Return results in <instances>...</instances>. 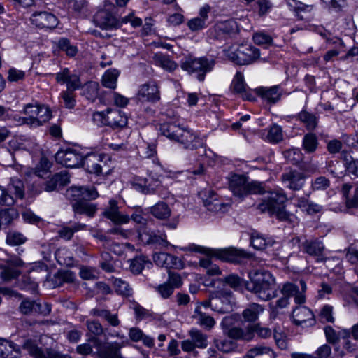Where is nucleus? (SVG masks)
I'll list each match as a JSON object with an SVG mask.
<instances>
[{"mask_svg": "<svg viewBox=\"0 0 358 358\" xmlns=\"http://www.w3.org/2000/svg\"><path fill=\"white\" fill-rule=\"evenodd\" d=\"M8 189L15 194V199H22L24 196V186L23 182L17 178H11L10 183L8 185Z\"/></svg>", "mask_w": 358, "mask_h": 358, "instance_id": "obj_47", "label": "nucleus"}, {"mask_svg": "<svg viewBox=\"0 0 358 358\" xmlns=\"http://www.w3.org/2000/svg\"><path fill=\"white\" fill-rule=\"evenodd\" d=\"M150 213L157 219L165 220L170 217L171 211L166 203L158 202L151 207Z\"/></svg>", "mask_w": 358, "mask_h": 358, "instance_id": "obj_38", "label": "nucleus"}, {"mask_svg": "<svg viewBox=\"0 0 358 358\" xmlns=\"http://www.w3.org/2000/svg\"><path fill=\"white\" fill-rule=\"evenodd\" d=\"M287 201V197L285 192L282 189H276L264 196L257 205V209L262 213H267L273 215L276 209L282 207Z\"/></svg>", "mask_w": 358, "mask_h": 358, "instance_id": "obj_8", "label": "nucleus"}, {"mask_svg": "<svg viewBox=\"0 0 358 358\" xmlns=\"http://www.w3.org/2000/svg\"><path fill=\"white\" fill-rule=\"evenodd\" d=\"M260 56L259 50L252 45H241L235 52L229 50L228 57L238 65H247L255 62Z\"/></svg>", "mask_w": 358, "mask_h": 358, "instance_id": "obj_9", "label": "nucleus"}, {"mask_svg": "<svg viewBox=\"0 0 358 358\" xmlns=\"http://www.w3.org/2000/svg\"><path fill=\"white\" fill-rule=\"evenodd\" d=\"M283 138L282 128L277 125L273 124L270 127L266 134V139L272 143H277Z\"/></svg>", "mask_w": 358, "mask_h": 358, "instance_id": "obj_52", "label": "nucleus"}, {"mask_svg": "<svg viewBox=\"0 0 358 358\" xmlns=\"http://www.w3.org/2000/svg\"><path fill=\"white\" fill-rule=\"evenodd\" d=\"M250 280L245 281V289L263 301H268L278 296L275 279L272 273L264 269H258L249 274Z\"/></svg>", "mask_w": 358, "mask_h": 358, "instance_id": "obj_1", "label": "nucleus"}, {"mask_svg": "<svg viewBox=\"0 0 358 358\" xmlns=\"http://www.w3.org/2000/svg\"><path fill=\"white\" fill-rule=\"evenodd\" d=\"M192 318L196 321L200 326L207 329H210L215 324V321L211 316L203 313L200 310V306H197L194 310Z\"/></svg>", "mask_w": 358, "mask_h": 358, "instance_id": "obj_34", "label": "nucleus"}, {"mask_svg": "<svg viewBox=\"0 0 358 358\" xmlns=\"http://www.w3.org/2000/svg\"><path fill=\"white\" fill-rule=\"evenodd\" d=\"M106 122L111 128H122L127 124V117L120 110L108 108L106 110Z\"/></svg>", "mask_w": 358, "mask_h": 358, "instance_id": "obj_27", "label": "nucleus"}, {"mask_svg": "<svg viewBox=\"0 0 358 358\" xmlns=\"http://www.w3.org/2000/svg\"><path fill=\"white\" fill-rule=\"evenodd\" d=\"M139 238L143 242L148 245L155 244L162 247H167L169 244L166 240V236L165 234L159 236L153 232H143L139 234Z\"/></svg>", "mask_w": 358, "mask_h": 358, "instance_id": "obj_33", "label": "nucleus"}, {"mask_svg": "<svg viewBox=\"0 0 358 358\" xmlns=\"http://www.w3.org/2000/svg\"><path fill=\"white\" fill-rule=\"evenodd\" d=\"M215 64V60L210 57H188L181 63V68L189 74H195L198 80L202 82L206 73L213 69Z\"/></svg>", "mask_w": 358, "mask_h": 358, "instance_id": "obj_3", "label": "nucleus"}, {"mask_svg": "<svg viewBox=\"0 0 358 358\" xmlns=\"http://www.w3.org/2000/svg\"><path fill=\"white\" fill-rule=\"evenodd\" d=\"M161 134L168 138L183 145L184 148H192L187 138H193V131L179 127L174 123L166 122L160 125Z\"/></svg>", "mask_w": 358, "mask_h": 358, "instance_id": "obj_6", "label": "nucleus"}, {"mask_svg": "<svg viewBox=\"0 0 358 358\" xmlns=\"http://www.w3.org/2000/svg\"><path fill=\"white\" fill-rule=\"evenodd\" d=\"M123 345V343H108L99 350V355L101 358H122L120 350Z\"/></svg>", "mask_w": 358, "mask_h": 358, "instance_id": "obj_30", "label": "nucleus"}, {"mask_svg": "<svg viewBox=\"0 0 358 358\" xmlns=\"http://www.w3.org/2000/svg\"><path fill=\"white\" fill-rule=\"evenodd\" d=\"M306 176L303 173L291 170L282 175V181L286 187L292 190L301 189L305 183Z\"/></svg>", "mask_w": 358, "mask_h": 358, "instance_id": "obj_22", "label": "nucleus"}, {"mask_svg": "<svg viewBox=\"0 0 358 358\" xmlns=\"http://www.w3.org/2000/svg\"><path fill=\"white\" fill-rule=\"evenodd\" d=\"M215 255L225 262L239 264L242 259L250 258L251 255L243 250L235 248H229L217 250L215 252Z\"/></svg>", "mask_w": 358, "mask_h": 358, "instance_id": "obj_18", "label": "nucleus"}, {"mask_svg": "<svg viewBox=\"0 0 358 358\" xmlns=\"http://www.w3.org/2000/svg\"><path fill=\"white\" fill-rule=\"evenodd\" d=\"M287 6L293 10L296 14V16L300 20H303L304 17L303 13H310L313 10V6L306 5L296 0H288L287 1Z\"/></svg>", "mask_w": 358, "mask_h": 358, "instance_id": "obj_42", "label": "nucleus"}, {"mask_svg": "<svg viewBox=\"0 0 358 358\" xmlns=\"http://www.w3.org/2000/svg\"><path fill=\"white\" fill-rule=\"evenodd\" d=\"M250 244L254 248L261 250L271 245V241H267L263 236L257 233H252L250 238Z\"/></svg>", "mask_w": 358, "mask_h": 358, "instance_id": "obj_55", "label": "nucleus"}, {"mask_svg": "<svg viewBox=\"0 0 358 358\" xmlns=\"http://www.w3.org/2000/svg\"><path fill=\"white\" fill-rule=\"evenodd\" d=\"M38 113V115L36 119H32V124H34V127L41 126L43 124L48 122L52 116L50 108L43 105H41Z\"/></svg>", "mask_w": 358, "mask_h": 358, "instance_id": "obj_50", "label": "nucleus"}, {"mask_svg": "<svg viewBox=\"0 0 358 358\" xmlns=\"http://www.w3.org/2000/svg\"><path fill=\"white\" fill-rule=\"evenodd\" d=\"M274 350L268 345H257L248 350L245 358H275Z\"/></svg>", "mask_w": 358, "mask_h": 358, "instance_id": "obj_29", "label": "nucleus"}, {"mask_svg": "<svg viewBox=\"0 0 358 358\" xmlns=\"http://www.w3.org/2000/svg\"><path fill=\"white\" fill-rule=\"evenodd\" d=\"M237 29L238 27L236 23L231 20L220 22L215 27V30L228 34L236 33Z\"/></svg>", "mask_w": 358, "mask_h": 358, "instance_id": "obj_62", "label": "nucleus"}, {"mask_svg": "<svg viewBox=\"0 0 358 358\" xmlns=\"http://www.w3.org/2000/svg\"><path fill=\"white\" fill-rule=\"evenodd\" d=\"M93 22L103 30L110 31L121 27V19L116 16V8L110 2H105L103 8L94 14Z\"/></svg>", "mask_w": 358, "mask_h": 358, "instance_id": "obj_4", "label": "nucleus"}, {"mask_svg": "<svg viewBox=\"0 0 358 358\" xmlns=\"http://www.w3.org/2000/svg\"><path fill=\"white\" fill-rule=\"evenodd\" d=\"M14 349L13 343L0 338V358H15L13 353Z\"/></svg>", "mask_w": 358, "mask_h": 358, "instance_id": "obj_51", "label": "nucleus"}, {"mask_svg": "<svg viewBox=\"0 0 358 358\" xmlns=\"http://www.w3.org/2000/svg\"><path fill=\"white\" fill-rule=\"evenodd\" d=\"M161 134L168 138L183 145L184 148H192L187 138H193V131L179 127L174 123L166 122L160 125Z\"/></svg>", "mask_w": 358, "mask_h": 358, "instance_id": "obj_7", "label": "nucleus"}, {"mask_svg": "<svg viewBox=\"0 0 358 358\" xmlns=\"http://www.w3.org/2000/svg\"><path fill=\"white\" fill-rule=\"evenodd\" d=\"M223 281L234 289H240L243 285L245 281L239 276L235 274H231L224 278Z\"/></svg>", "mask_w": 358, "mask_h": 358, "instance_id": "obj_64", "label": "nucleus"}, {"mask_svg": "<svg viewBox=\"0 0 358 358\" xmlns=\"http://www.w3.org/2000/svg\"><path fill=\"white\" fill-rule=\"evenodd\" d=\"M69 254V251L65 248H59L55 252V258L57 262L61 265L69 266L72 264L73 259Z\"/></svg>", "mask_w": 358, "mask_h": 358, "instance_id": "obj_61", "label": "nucleus"}, {"mask_svg": "<svg viewBox=\"0 0 358 358\" xmlns=\"http://www.w3.org/2000/svg\"><path fill=\"white\" fill-rule=\"evenodd\" d=\"M22 348L34 358H71L70 355H62L52 348H46L43 351L32 340H26L22 345Z\"/></svg>", "mask_w": 358, "mask_h": 358, "instance_id": "obj_12", "label": "nucleus"}, {"mask_svg": "<svg viewBox=\"0 0 358 358\" xmlns=\"http://www.w3.org/2000/svg\"><path fill=\"white\" fill-rule=\"evenodd\" d=\"M229 187L234 196L241 198L250 194H262L264 192L262 183L257 181L249 182L246 176L238 174L231 176Z\"/></svg>", "mask_w": 358, "mask_h": 358, "instance_id": "obj_5", "label": "nucleus"}, {"mask_svg": "<svg viewBox=\"0 0 358 358\" xmlns=\"http://www.w3.org/2000/svg\"><path fill=\"white\" fill-rule=\"evenodd\" d=\"M137 97L139 100L155 103L161 99L159 87L155 80L148 82L140 85Z\"/></svg>", "mask_w": 358, "mask_h": 358, "instance_id": "obj_15", "label": "nucleus"}, {"mask_svg": "<svg viewBox=\"0 0 358 358\" xmlns=\"http://www.w3.org/2000/svg\"><path fill=\"white\" fill-rule=\"evenodd\" d=\"M119 75L120 71L117 69H111L106 71L102 77V85L106 87L115 89Z\"/></svg>", "mask_w": 358, "mask_h": 358, "instance_id": "obj_41", "label": "nucleus"}, {"mask_svg": "<svg viewBox=\"0 0 358 358\" xmlns=\"http://www.w3.org/2000/svg\"><path fill=\"white\" fill-rule=\"evenodd\" d=\"M292 318L296 326L311 327L315 324V315L312 310L301 304H299L293 309Z\"/></svg>", "mask_w": 358, "mask_h": 358, "instance_id": "obj_16", "label": "nucleus"}, {"mask_svg": "<svg viewBox=\"0 0 358 358\" xmlns=\"http://www.w3.org/2000/svg\"><path fill=\"white\" fill-rule=\"evenodd\" d=\"M189 334L198 348H206L208 345V336L202 333L200 330L192 329L189 331Z\"/></svg>", "mask_w": 358, "mask_h": 358, "instance_id": "obj_43", "label": "nucleus"}, {"mask_svg": "<svg viewBox=\"0 0 358 358\" xmlns=\"http://www.w3.org/2000/svg\"><path fill=\"white\" fill-rule=\"evenodd\" d=\"M298 118L309 131H313L317 126V117L306 110L300 112L298 114Z\"/></svg>", "mask_w": 358, "mask_h": 358, "instance_id": "obj_40", "label": "nucleus"}, {"mask_svg": "<svg viewBox=\"0 0 358 358\" xmlns=\"http://www.w3.org/2000/svg\"><path fill=\"white\" fill-rule=\"evenodd\" d=\"M319 145L317 137L315 134L308 133L304 135L302 141V148L308 154L315 152Z\"/></svg>", "mask_w": 358, "mask_h": 358, "instance_id": "obj_36", "label": "nucleus"}, {"mask_svg": "<svg viewBox=\"0 0 358 358\" xmlns=\"http://www.w3.org/2000/svg\"><path fill=\"white\" fill-rule=\"evenodd\" d=\"M301 290L299 291V287L293 283L286 282L281 288V293L287 298L294 296V301L297 304L305 303L306 299L303 292L306 289V285L303 280H300Z\"/></svg>", "mask_w": 358, "mask_h": 358, "instance_id": "obj_21", "label": "nucleus"}, {"mask_svg": "<svg viewBox=\"0 0 358 358\" xmlns=\"http://www.w3.org/2000/svg\"><path fill=\"white\" fill-rule=\"evenodd\" d=\"M152 58L157 66H159L167 71L172 72L178 68L177 63L172 60L168 55H165L161 52L155 54Z\"/></svg>", "mask_w": 358, "mask_h": 358, "instance_id": "obj_35", "label": "nucleus"}, {"mask_svg": "<svg viewBox=\"0 0 358 358\" xmlns=\"http://www.w3.org/2000/svg\"><path fill=\"white\" fill-rule=\"evenodd\" d=\"M89 200L79 201L72 204L75 213L85 214L89 217H93L97 210L96 205L91 203Z\"/></svg>", "mask_w": 358, "mask_h": 358, "instance_id": "obj_32", "label": "nucleus"}, {"mask_svg": "<svg viewBox=\"0 0 358 358\" xmlns=\"http://www.w3.org/2000/svg\"><path fill=\"white\" fill-rule=\"evenodd\" d=\"M55 78L58 83H66L67 90H76L81 87L79 76L71 73L68 68H64L60 72L55 73Z\"/></svg>", "mask_w": 358, "mask_h": 358, "instance_id": "obj_20", "label": "nucleus"}, {"mask_svg": "<svg viewBox=\"0 0 358 358\" xmlns=\"http://www.w3.org/2000/svg\"><path fill=\"white\" fill-rule=\"evenodd\" d=\"M51 165V162L46 157H42L34 169V174L41 178L43 177L48 173Z\"/></svg>", "mask_w": 358, "mask_h": 358, "instance_id": "obj_59", "label": "nucleus"}, {"mask_svg": "<svg viewBox=\"0 0 358 358\" xmlns=\"http://www.w3.org/2000/svg\"><path fill=\"white\" fill-rule=\"evenodd\" d=\"M57 47L60 50L65 52L69 57H74L78 52L77 47L71 44L70 41L66 38L59 40Z\"/></svg>", "mask_w": 358, "mask_h": 358, "instance_id": "obj_53", "label": "nucleus"}, {"mask_svg": "<svg viewBox=\"0 0 358 358\" xmlns=\"http://www.w3.org/2000/svg\"><path fill=\"white\" fill-rule=\"evenodd\" d=\"M92 313L95 316L105 319L111 326L117 327L120 324L117 314H112L109 310L104 309H94Z\"/></svg>", "mask_w": 358, "mask_h": 358, "instance_id": "obj_48", "label": "nucleus"}, {"mask_svg": "<svg viewBox=\"0 0 358 358\" xmlns=\"http://www.w3.org/2000/svg\"><path fill=\"white\" fill-rule=\"evenodd\" d=\"M103 215L116 224H126L129 222L128 215L121 214L119 210L117 202L115 199H110L104 211Z\"/></svg>", "mask_w": 358, "mask_h": 358, "instance_id": "obj_23", "label": "nucleus"}, {"mask_svg": "<svg viewBox=\"0 0 358 358\" xmlns=\"http://www.w3.org/2000/svg\"><path fill=\"white\" fill-rule=\"evenodd\" d=\"M162 267L166 268H173L176 269H182L184 268L183 262L177 257L166 254V259Z\"/></svg>", "mask_w": 358, "mask_h": 358, "instance_id": "obj_63", "label": "nucleus"}, {"mask_svg": "<svg viewBox=\"0 0 358 358\" xmlns=\"http://www.w3.org/2000/svg\"><path fill=\"white\" fill-rule=\"evenodd\" d=\"M27 238L17 231H10L6 236V243L11 245H18L26 242Z\"/></svg>", "mask_w": 358, "mask_h": 358, "instance_id": "obj_60", "label": "nucleus"}, {"mask_svg": "<svg viewBox=\"0 0 358 358\" xmlns=\"http://www.w3.org/2000/svg\"><path fill=\"white\" fill-rule=\"evenodd\" d=\"M233 294L224 289L213 292V310L221 314L232 310Z\"/></svg>", "mask_w": 358, "mask_h": 358, "instance_id": "obj_10", "label": "nucleus"}, {"mask_svg": "<svg viewBox=\"0 0 358 358\" xmlns=\"http://www.w3.org/2000/svg\"><path fill=\"white\" fill-rule=\"evenodd\" d=\"M285 158L293 164H296L303 159V154L299 148H293L283 152Z\"/></svg>", "mask_w": 358, "mask_h": 358, "instance_id": "obj_54", "label": "nucleus"}, {"mask_svg": "<svg viewBox=\"0 0 358 358\" xmlns=\"http://www.w3.org/2000/svg\"><path fill=\"white\" fill-rule=\"evenodd\" d=\"M317 33L320 35L327 43L339 45L341 47L343 46V41L338 37L333 36L331 32L325 29L324 27H318L316 29Z\"/></svg>", "mask_w": 358, "mask_h": 358, "instance_id": "obj_56", "label": "nucleus"}, {"mask_svg": "<svg viewBox=\"0 0 358 358\" xmlns=\"http://www.w3.org/2000/svg\"><path fill=\"white\" fill-rule=\"evenodd\" d=\"M128 262H129L131 272L136 275L140 274L142 272L146 264H151L148 258L143 255L136 256L133 259H130L128 260Z\"/></svg>", "mask_w": 358, "mask_h": 358, "instance_id": "obj_37", "label": "nucleus"}, {"mask_svg": "<svg viewBox=\"0 0 358 358\" xmlns=\"http://www.w3.org/2000/svg\"><path fill=\"white\" fill-rule=\"evenodd\" d=\"M352 185L349 183H345L342 186V194L345 199L346 206L348 208L358 207V186L355 187L353 194L350 195V191Z\"/></svg>", "mask_w": 358, "mask_h": 358, "instance_id": "obj_31", "label": "nucleus"}, {"mask_svg": "<svg viewBox=\"0 0 358 358\" xmlns=\"http://www.w3.org/2000/svg\"><path fill=\"white\" fill-rule=\"evenodd\" d=\"M85 226L86 225L84 224H76L73 227H64L59 231V236L69 240L72 238L75 232L83 229Z\"/></svg>", "mask_w": 358, "mask_h": 358, "instance_id": "obj_58", "label": "nucleus"}, {"mask_svg": "<svg viewBox=\"0 0 358 358\" xmlns=\"http://www.w3.org/2000/svg\"><path fill=\"white\" fill-rule=\"evenodd\" d=\"M214 343L217 349L224 353L231 352L234 351L236 348V345L234 341L227 339H216L215 340Z\"/></svg>", "mask_w": 358, "mask_h": 358, "instance_id": "obj_57", "label": "nucleus"}, {"mask_svg": "<svg viewBox=\"0 0 358 358\" xmlns=\"http://www.w3.org/2000/svg\"><path fill=\"white\" fill-rule=\"evenodd\" d=\"M133 185L137 191L143 194H153L161 189L162 182L159 176L150 173L146 178L136 179Z\"/></svg>", "mask_w": 358, "mask_h": 358, "instance_id": "obj_11", "label": "nucleus"}, {"mask_svg": "<svg viewBox=\"0 0 358 358\" xmlns=\"http://www.w3.org/2000/svg\"><path fill=\"white\" fill-rule=\"evenodd\" d=\"M301 250L310 256L317 257V260L321 259L324 250V245L322 241L317 238L306 240L301 244Z\"/></svg>", "mask_w": 358, "mask_h": 358, "instance_id": "obj_26", "label": "nucleus"}, {"mask_svg": "<svg viewBox=\"0 0 358 358\" xmlns=\"http://www.w3.org/2000/svg\"><path fill=\"white\" fill-rule=\"evenodd\" d=\"M99 83L90 81L83 87L82 94L89 101H94L99 93Z\"/></svg>", "mask_w": 358, "mask_h": 358, "instance_id": "obj_45", "label": "nucleus"}, {"mask_svg": "<svg viewBox=\"0 0 358 358\" xmlns=\"http://www.w3.org/2000/svg\"><path fill=\"white\" fill-rule=\"evenodd\" d=\"M41 106V105L38 103H27L24 106L23 113L28 116L25 117L27 121V125L34 127V124H32V119H36Z\"/></svg>", "mask_w": 358, "mask_h": 358, "instance_id": "obj_46", "label": "nucleus"}, {"mask_svg": "<svg viewBox=\"0 0 358 358\" xmlns=\"http://www.w3.org/2000/svg\"><path fill=\"white\" fill-rule=\"evenodd\" d=\"M230 320V318L225 317L222 322L224 331L229 338L236 340H252V331L250 330V325L245 329L236 326L229 327Z\"/></svg>", "mask_w": 358, "mask_h": 358, "instance_id": "obj_19", "label": "nucleus"}, {"mask_svg": "<svg viewBox=\"0 0 358 358\" xmlns=\"http://www.w3.org/2000/svg\"><path fill=\"white\" fill-rule=\"evenodd\" d=\"M264 308L257 303L250 304L243 312L242 315L245 320L248 322L255 321L259 314L262 313Z\"/></svg>", "mask_w": 358, "mask_h": 358, "instance_id": "obj_39", "label": "nucleus"}, {"mask_svg": "<svg viewBox=\"0 0 358 358\" xmlns=\"http://www.w3.org/2000/svg\"><path fill=\"white\" fill-rule=\"evenodd\" d=\"M113 284L115 292L124 296H130L133 294L132 288L129 283L121 278H113Z\"/></svg>", "mask_w": 358, "mask_h": 358, "instance_id": "obj_44", "label": "nucleus"}, {"mask_svg": "<svg viewBox=\"0 0 358 358\" xmlns=\"http://www.w3.org/2000/svg\"><path fill=\"white\" fill-rule=\"evenodd\" d=\"M30 20L31 24L39 29H53L58 23L57 17L52 13L47 11H39L34 13Z\"/></svg>", "mask_w": 358, "mask_h": 358, "instance_id": "obj_17", "label": "nucleus"}, {"mask_svg": "<svg viewBox=\"0 0 358 358\" xmlns=\"http://www.w3.org/2000/svg\"><path fill=\"white\" fill-rule=\"evenodd\" d=\"M68 199L78 202L83 200H94L99 197V193L94 187H71L66 190Z\"/></svg>", "mask_w": 358, "mask_h": 358, "instance_id": "obj_14", "label": "nucleus"}, {"mask_svg": "<svg viewBox=\"0 0 358 358\" xmlns=\"http://www.w3.org/2000/svg\"><path fill=\"white\" fill-rule=\"evenodd\" d=\"M199 196L209 211L224 213L228 208V205L225 204L213 190H203L199 193Z\"/></svg>", "mask_w": 358, "mask_h": 358, "instance_id": "obj_13", "label": "nucleus"}, {"mask_svg": "<svg viewBox=\"0 0 358 358\" xmlns=\"http://www.w3.org/2000/svg\"><path fill=\"white\" fill-rule=\"evenodd\" d=\"M98 156L96 155H90L86 157H83V156L74 148L60 150L55 155L56 162L66 167L76 168L83 164L90 173H94L96 176L109 174V170L103 171L102 166L96 162Z\"/></svg>", "mask_w": 358, "mask_h": 358, "instance_id": "obj_2", "label": "nucleus"}, {"mask_svg": "<svg viewBox=\"0 0 358 358\" xmlns=\"http://www.w3.org/2000/svg\"><path fill=\"white\" fill-rule=\"evenodd\" d=\"M0 268L2 270L0 273V278L5 282L16 279L21 273L19 269L6 264L1 265Z\"/></svg>", "mask_w": 358, "mask_h": 358, "instance_id": "obj_49", "label": "nucleus"}, {"mask_svg": "<svg viewBox=\"0 0 358 358\" xmlns=\"http://www.w3.org/2000/svg\"><path fill=\"white\" fill-rule=\"evenodd\" d=\"M256 92L268 103L275 104L280 100L283 90L280 85H274L270 87H259L256 89Z\"/></svg>", "mask_w": 358, "mask_h": 358, "instance_id": "obj_24", "label": "nucleus"}, {"mask_svg": "<svg viewBox=\"0 0 358 358\" xmlns=\"http://www.w3.org/2000/svg\"><path fill=\"white\" fill-rule=\"evenodd\" d=\"M70 182V178L66 171H62L55 174L49 180L44 184V190L52 192L60 187H64Z\"/></svg>", "mask_w": 358, "mask_h": 358, "instance_id": "obj_28", "label": "nucleus"}, {"mask_svg": "<svg viewBox=\"0 0 358 358\" xmlns=\"http://www.w3.org/2000/svg\"><path fill=\"white\" fill-rule=\"evenodd\" d=\"M231 89L236 94L241 96L243 99L252 101L254 97L250 92V89L245 83L244 76L240 71L236 72L234 76L231 85Z\"/></svg>", "mask_w": 358, "mask_h": 358, "instance_id": "obj_25", "label": "nucleus"}]
</instances>
